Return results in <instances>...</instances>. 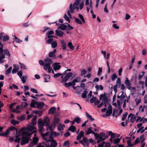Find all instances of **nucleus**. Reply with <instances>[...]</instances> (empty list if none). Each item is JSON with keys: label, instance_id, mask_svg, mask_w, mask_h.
Returning <instances> with one entry per match:
<instances>
[{"label": "nucleus", "instance_id": "f704fd0d", "mask_svg": "<svg viewBox=\"0 0 147 147\" xmlns=\"http://www.w3.org/2000/svg\"><path fill=\"white\" fill-rule=\"evenodd\" d=\"M95 88L96 89V90H99L100 89V90H102L103 89V87L101 85H96L95 86Z\"/></svg>", "mask_w": 147, "mask_h": 147}, {"label": "nucleus", "instance_id": "49530a36", "mask_svg": "<svg viewBox=\"0 0 147 147\" xmlns=\"http://www.w3.org/2000/svg\"><path fill=\"white\" fill-rule=\"evenodd\" d=\"M68 47L71 49V50H73L74 48V47L73 46L71 42H69L67 45Z\"/></svg>", "mask_w": 147, "mask_h": 147}, {"label": "nucleus", "instance_id": "4c0bfd02", "mask_svg": "<svg viewBox=\"0 0 147 147\" xmlns=\"http://www.w3.org/2000/svg\"><path fill=\"white\" fill-rule=\"evenodd\" d=\"M86 115L88 118L91 121H93L94 119L92 117L89 115L87 112H86Z\"/></svg>", "mask_w": 147, "mask_h": 147}, {"label": "nucleus", "instance_id": "4d7b16f0", "mask_svg": "<svg viewBox=\"0 0 147 147\" xmlns=\"http://www.w3.org/2000/svg\"><path fill=\"white\" fill-rule=\"evenodd\" d=\"M19 63L20 65V68L22 69H26L27 68L26 66L24 64L21 63L20 62H19Z\"/></svg>", "mask_w": 147, "mask_h": 147}, {"label": "nucleus", "instance_id": "bb28decb", "mask_svg": "<svg viewBox=\"0 0 147 147\" xmlns=\"http://www.w3.org/2000/svg\"><path fill=\"white\" fill-rule=\"evenodd\" d=\"M125 138L127 140V142L129 146H133V144H131V138L128 137H126Z\"/></svg>", "mask_w": 147, "mask_h": 147}, {"label": "nucleus", "instance_id": "6e6552de", "mask_svg": "<svg viewBox=\"0 0 147 147\" xmlns=\"http://www.w3.org/2000/svg\"><path fill=\"white\" fill-rule=\"evenodd\" d=\"M80 78L79 77H77L76 79H74L71 82L68 83H65L64 85L67 87L72 86L73 89L76 90V87H74V86L76 85V83L80 82Z\"/></svg>", "mask_w": 147, "mask_h": 147}, {"label": "nucleus", "instance_id": "423d86ee", "mask_svg": "<svg viewBox=\"0 0 147 147\" xmlns=\"http://www.w3.org/2000/svg\"><path fill=\"white\" fill-rule=\"evenodd\" d=\"M45 64L43 68L45 70H47V71L49 73L51 72L52 69L50 67V65L53 63L52 60L48 58L45 60Z\"/></svg>", "mask_w": 147, "mask_h": 147}, {"label": "nucleus", "instance_id": "2f4dec72", "mask_svg": "<svg viewBox=\"0 0 147 147\" xmlns=\"http://www.w3.org/2000/svg\"><path fill=\"white\" fill-rule=\"evenodd\" d=\"M88 91L87 90V89H86L82 94V97L83 98H86L87 97L86 95Z\"/></svg>", "mask_w": 147, "mask_h": 147}, {"label": "nucleus", "instance_id": "0e129e2a", "mask_svg": "<svg viewBox=\"0 0 147 147\" xmlns=\"http://www.w3.org/2000/svg\"><path fill=\"white\" fill-rule=\"evenodd\" d=\"M45 62L43 61L42 60H39V64L42 66L44 65H45Z\"/></svg>", "mask_w": 147, "mask_h": 147}, {"label": "nucleus", "instance_id": "20e7f679", "mask_svg": "<svg viewBox=\"0 0 147 147\" xmlns=\"http://www.w3.org/2000/svg\"><path fill=\"white\" fill-rule=\"evenodd\" d=\"M49 131L47 132L45 134H42V136L43 139L45 141V142H47L48 144H49V142H50V146L51 147H56L57 145V142L52 138L49 137Z\"/></svg>", "mask_w": 147, "mask_h": 147}, {"label": "nucleus", "instance_id": "aec40b11", "mask_svg": "<svg viewBox=\"0 0 147 147\" xmlns=\"http://www.w3.org/2000/svg\"><path fill=\"white\" fill-rule=\"evenodd\" d=\"M42 76L45 80L44 82H48L50 78V76L49 75L43 74Z\"/></svg>", "mask_w": 147, "mask_h": 147}, {"label": "nucleus", "instance_id": "ea45409f", "mask_svg": "<svg viewBox=\"0 0 147 147\" xmlns=\"http://www.w3.org/2000/svg\"><path fill=\"white\" fill-rule=\"evenodd\" d=\"M33 113L36 114H38L40 116H41L42 114V111H41L34 110L33 111Z\"/></svg>", "mask_w": 147, "mask_h": 147}, {"label": "nucleus", "instance_id": "e2e57ef3", "mask_svg": "<svg viewBox=\"0 0 147 147\" xmlns=\"http://www.w3.org/2000/svg\"><path fill=\"white\" fill-rule=\"evenodd\" d=\"M141 99H135V101L136 102V105H138L139 103H140L141 102Z\"/></svg>", "mask_w": 147, "mask_h": 147}, {"label": "nucleus", "instance_id": "2eb2a0df", "mask_svg": "<svg viewBox=\"0 0 147 147\" xmlns=\"http://www.w3.org/2000/svg\"><path fill=\"white\" fill-rule=\"evenodd\" d=\"M112 107L110 104H109L108 110L106 112V115L107 116L110 115L112 114Z\"/></svg>", "mask_w": 147, "mask_h": 147}, {"label": "nucleus", "instance_id": "0eeeda50", "mask_svg": "<svg viewBox=\"0 0 147 147\" xmlns=\"http://www.w3.org/2000/svg\"><path fill=\"white\" fill-rule=\"evenodd\" d=\"M36 121L32 119V123L28 125L27 127H25L26 129H27L28 131L31 132L32 133H34L36 131V129L34 125L36 124Z\"/></svg>", "mask_w": 147, "mask_h": 147}, {"label": "nucleus", "instance_id": "de8ad7c7", "mask_svg": "<svg viewBox=\"0 0 147 147\" xmlns=\"http://www.w3.org/2000/svg\"><path fill=\"white\" fill-rule=\"evenodd\" d=\"M14 37L15 38L13 39L15 40L16 42L20 43L22 42V41L21 40H20L19 38L16 37L15 35L14 36Z\"/></svg>", "mask_w": 147, "mask_h": 147}, {"label": "nucleus", "instance_id": "bf43d9fd", "mask_svg": "<svg viewBox=\"0 0 147 147\" xmlns=\"http://www.w3.org/2000/svg\"><path fill=\"white\" fill-rule=\"evenodd\" d=\"M38 138L37 137L34 138H33V143L36 144L38 142Z\"/></svg>", "mask_w": 147, "mask_h": 147}, {"label": "nucleus", "instance_id": "864d4df0", "mask_svg": "<svg viewBox=\"0 0 147 147\" xmlns=\"http://www.w3.org/2000/svg\"><path fill=\"white\" fill-rule=\"evenodd\" d=\"M19 135H17L16 136V139L15 140V142H19L21 140V138L19 137Z\"/></svg>", "mask_w": 147, "mask_h": 147}, {"label": "nucleus", "instance_id": "9d476101", "mask_svg": "<svg viewBox=\"0 0 147 147\" xmlns=\"http://www.w3.org/2000/svg\"><path fill=\"white\" fill-rule=\"evenodd\" d=\"M78 17L80 19H81V21L79 18H76L74 17V18L75 19V22L80 25H82V23H85V20L82 14H79L78 15Z\"/></svg>", "mask_w": 147, "mask_h": 147}, {"label": "nucleus", "instance_id": "72a5a7b5", "mask_svg": "<svg viewBox=\"0 0 147 147\" xmlns=\"http://www.w3.org/2000/svg\"><path fill=\"white\" fill-rule=\"evenodd\" d=\"M16 65L15 64L13 65V67L15 68H13L12 71V73L13 74H14L16 73L17 71H18V67L17 66L16 67Z\"/></svg>", "mask_w": 147, "mask_h": 147}, {"label": "nucleus", "instance_id": "58836bf2", "mask_svg": "<svg viewBox=\"0 0 147 147\" xmlns=\"http://www.w3.org/2000/svg\"><path fill=\"white\" fill-rule=\"evenodd\" d=\"M11 123L13 125H15L16 124H18L19 123V122L18 121H16L15 119H12L11 121Z\"/></svg>", "mask_w": 147, "mask_h": 147}, {"label": "nucleus", "instance_id": "f03ea898", "mask_svg": "<svg viewBox=\"0 0 147 147\" xmlns=\"http://www.w3.org/2000/svg\"><path fill=\"white\" fill-rule=\"evenodd\" d=\"M28 130L27 129H26L25 128H22L20 131V134H21L22 135V140L20 143L22 145L25 144L29 142V140H30L31 135L33 133L28 131Z\"/></svg>", "mask_w": 147, "mask_h": 147}, {"label": "nucleus", "instance_id": "1a4fd4ad", "mask_svg": "<svg viewBox=\"0 0 147 147\" xmlns=\"http://www.w3.org/2000/svg\"><path fill=\"white\" fill-rule=\"evenodd\" d=\"M12 131L13 133L16 132L17 134L18 132L17 129L13 126L9 127L6 130L4 133H0V136H7L10 131Z\"/></svg>", "mask_w": 147, "mask_h": 147}, {"label": "nucleus", "instance_id": "c756f323", "mask_svg": "<svg viewBox=\"0 0 147 147\" xmlns=\"http://www.w3.org/2000/svg\"><path fill=\"white\" fill-rule=\"evenodd\" d=\"M124 83L125 85L126 86L127 88L129 90H131V83L129 81H125Z\"/></svg>", "mask_w": 147, "mask_h": 147}, {"label": "nucleus", "instance_id": "3c124183", "mask_svg": "<svg viewBox=\"0 0 147 147\" xmlns=\"http://www.w3.org/2000/svg\"><path fill=\"white\" fill-rule=\"evenodd\" d=\"M121 84V81L120 79V78H118L117 80V81L116 82V85L118 86H119V87L120 86Z\"/></svg>", "mask_w": 147, "mask_h": 147}, {"label": "nucleus", "instance_id": "b1692460", "mask_svg": "<svg viewBox=\"0 0 147 147\" xmlns=\"http://www.w3.org/2000/svg\"><path fill=\"white\" fill-rule=\"evenodd\" d=\"M53 130L52 129V131H51L50 132H49V137L52 138V136L53 135H54L55 136H58L59 135V133H58L57 132H53L52 131Z\"/></svg>", "mask_w": 147, "mask_h": 147}, {"label": "nucleus", "instance_id": "338daca9", "mask_svg": "<svg viewBox=\"0 0 147 147\" xmlns=\"http://www.w3.org/2000/svg\"><path fill=\"white\" fill-rule=\"evenodd\" d=\"M83 142H84L86 144H88V140L87 139L84 137H83V138L82 139Z\"/></svg>", "mask_w": 147, "mask_h": 147}, {"label": "nucleus", "instance_id": "39448f33", "mask_svg": "<svg viewBox=\"0 0 147 147\" xmlns=\"http://www.w3.org/2000/svg\"><path fill=\"white\" fill-rule=\"evenodd\" d=\"M95 137L96 139L97 140L96 142L98 143L100 142L103 141L108 138L107 135H105V134L103 132H101L99 134L96 133Z\"/></svg>", "mask_w": 147, "mask_h": 147}, {"label": "nucleus", "instance_id": "c85d7f7f", "mask_svg": "<svg viewBox=\"0 0 147 147\" xmlns=\"http://www.w3.org/2000/svg\"><path fill=\"white\" fill-rule=\"evenodd\" d=\"M28 104L26 102H22L21 105V109H23L24 108L28 106Z\"/></svg>", "mask_w": 147, "mask_h": 147}, {"label": "nucleus", "instance_id": "6e6d98bb", "mask_svg": "<svg viewBox=\"0 0 147 147\" xmlns=\"http://www.w3.org/2000/svg\"><path fill=\"white\" fill-rule=\"evenodd\" d=\"M144 118V117H143L142 118H141L140 117L138 116L136 120V122H138V121H139L140 122H141L142 121Z\"/></svg>", "mask_w": 147, "mask_h": 147}, {"label": "nucleus", "instance_id": "37998d69", "mask_svg": "<svg viewBox=\"0 0 147 147\" xmlns=\"http://www.w3.org/2000/svg\"><path fill=\"white\" fill-rule=\"evenodd\" d=\"M81 121V119L78 117H76L74 119V121L78 123H80Z\"/></svg>", "mask_w": 147, "mask_h": 147}, {"label": "nucleus", "instance_id": "a19ab883", "mask_svg": "<svg viewBox=\"0 0 147 147\" xmlns=\"http://www.w3.org/2000/svg\"><path fill=\"white\" fill-rule=\"evenodd\" d=\"M143 137V136L142 135L140 137V138H137L135 140V141L134 142V144H138L140 142V139H141Z\"/></svg>", "mask_w": 147, "mask_h": 147}, {"label": "nucleus", "instance_id": "7ed1b4c3", "mask_svg": "<svg viewBox=\"0 0 147 147\" xmlns=\"http://www.w3.org/2000/svg\"><path fill=\"white\" fill-rule=\"evenodd\" d=\"M50 122V119L47 117H45L44 120H39L38 122V126L39 131L41 132H44V129H43V127L45 124H46L45 125L47 126V127H49V130L50 131H52V125H49Z\"/></svg>", "mask_w": 147, "mask_h": 147}, {"label": "nucleus", "instance_id": "13d9d810", "mask_svg": "<svg viewBox=\"0 0 147 147\" xmlns=\"http://www.w3.org/2000/svg\"><path fill=\"white\" fill-rule=\"evenodd\" d=\"M117 78V76L115 74H113L111 76V79L113 81H114Z\"/></svg>", "mask_w": 147, "mask_h": 147}, {"label": "nucleus", "instance_id": "7c9ffc66", "mask_svg": "<svg viewBox=\"0 0 147 147\" xmlns=\"http://www.w3.org/2000/svg\"><path fill=\"white\" fill-rule=\"evenodd\" d=\"M68 130L73 132H74L76 131V127L74 126H71L68 128Z\"/></svg>", "mask_w": 147, "mask_h": 147}, {"label": "nucleus", "instance_id": "4be33fe9", "mask_svg": "<svg viewBox=\"0 0 147 147\" xmlns=\"http://www.w3.org/2000/svg\"><path fill=\"white\" fill-rule=\"evenodd\" d=\"M61 44V47L63 50H65L67 48V46L65 42L63 40H61L60 41Z\"/></svg>", "mask_w": 147, "mask_h": 147}, {"label": "nucleus", "instance_id": "6ab92c4d", "mask_svg": "<svg viewBox=\"0 0 147 147\" xmlns=\"http://www.w3.org/2000/svg\"><path fill=\"white\" fill-rule=\"evenodd\" d=\"M84 132L83 131H81L79 134L78 135L76 139L77 140H79L82 137H84Z\"/></svg>", "mask_w": 147, "mask_h": 147}, {"label": "nucleus", "instance_id": "5fc2aeb1", "mask_svg": "<svg viewBox=\"0 0 147 147\" xmlns=\"http://www.w3.org/2000/svg\"><path fill=\"white\" fill-rule=\"evenodd\" d=\"M63 17L64 18L65 20L67 21L69 23L70 22V20L69 18L67 16L66 14H65L63 16Z\"/></svg>", "mask_w": 147, "mask_h": 147}, {"label": "nucleus", "instance_id": "9b49d317", "mask_svg": "<svg viewBox=\"0 0 147 147\" xmlns=\"http://www.w3.org/2000/svg\"><path fill=\"white\" fill-rule=\"evenodd\" d=\"M65 76L63 75L61 76V78L62 79L61 82H65L67 81L69 78L72 76L73 74L72 72H69L68 73L65 74Z\"/></svg>", "mask_w": 147, "mask_h": 147}, {"label": "nucleus", "instance_id": "f8f14e48", "mask_svg": "<svg viewBox=\"0 0 147 147\" xmlns=\"http://www.w3.org/2000/svg\"><path fill=\"white\" fill-rule=\"evenodd\" d=\"M102 98H103L102 102L104 104L105 106V107H107V105H109L108 102V99L106 96L103 94H101L100 96L99 99L101 100Z\"/></svg>", "mask_w": 147, "mask_h": 147}, {"label": "nucleus", "instance_id": "c9c22d12", "mask_svg": "<svg viewBox=\"0 0 147 147\" xmlns=\"http://www.w3.org/2000/svg\"><path fill=\"white\" fill-rule=\"evenodd\" d=\"M12 69V67H9L5 71V75H9L10 73L11 72V70Z\"/></svg>", "mask_w": 147, "mask_h": 147}, {"label": "nucleus", "instance_id": "ddd939ff", "mask_svg": "<svg viewBox=\"0 0 147 147\" xmlns=\"http://www.w3.org/2000/svg\"><path fill=\"white\" fill-rule=\"evenodd\" d=\"M126 97V94L125 93H124V91H121L117 96V98H120L121 101H123L124 98Z\"/></svg>", "mask_w": 147, "mask_h": 147}, {"label": "nucleus", "instance_id": "412c9836", "mask_svg": "<svg viewBox=\"0 0 147 147\" xmlns=\"http://www.w3.org/2000/svg\"><path fill=\"white\" fill-rule=\"evenodd\" d=\"M56 110V107H52L49 109V113L52 115L55 113Z\"/></svg>", "mask_w": 147, "mask_h": 147}, {"label": "nucleus", "instance_id": "f257e3e1", "mask_svg": "<svg viewBox=\"0 0 147 147\" xmlns=\"http://www.w3.org/2000/svg\"><path fill=\"white\" fill-rule=\"evenodd\" d=\"M80 0H75V2L72 4L70 3L69 6V9L67 11L68 16L71 18V13H73L74 12L75 9L78 10L79 9H82L84 5V2H82L80 3Z\"/></svg>", "mask_w": 147, "mask_h": 147}, {"label": "nucleus", "instance_id": "a18cd8bd", "mask_svg": "<svg viewBox=\"0 0 147 147\" xmlns=\"http://www.w3.org/2000/svg\"><path fill=\"white\" fill-rule=\"evenodd\" d=\"M102 72V67H99L98 68V70L97 72V75L98 76H101V74Z\"/></svg>", "mask_w": 147, "mask_h": 147}, {"label": "nucleus", "instance_id": "f3484780", "mask_svg": "<svg viewBox=\"0 0 147 147\" xmlns=\"http://www.w3.org/2000/svg\"><path fill=\"white\" fill-rule=\"evenodd\" d=\"M91 133H92L94 134V136H96V134H97L96 133H95L94 131L92 130V128L91 127H89L86 132V134L88 135Z\"/></svg>", "mask_w": 147, "mask_h": 147}, {"label": "nucleus", "instance_id": "cd10ccee", "mask_svg": "<svg viewBox=\"0 0 147 147\" xmlns=\"http://www.w3.org/2000/svg\"><path fill=\"white\" fill-rule=\"evenodd\" d=\"M53 65V69L55 70H58L61 68V66L57 63H54Z\"/></svg>", "mask_w": 147, "mask_h": 147}, {"label": "nucleus", "instance_id": "79ce46f5", "mask_svg": "<svg viewBox=\"0 0 147 147\" xmlns=\"http://www.w3.org/2000/svg\"><path fill=\"white\" fill-rule=\"evenodd\" d=\"M51 45V47L53 48H55L57 46V44L56 41L52 42Z\"/></svg>", "mask_w": 147, "mask_h": 147}, {"label": "nucleus", "instance_id": "8fccbe9b", "mask_svg": "<svg viewBox=\"0 0 147 147\" xmlns=\"http://www.w3.org/2000/svg\"><path fill=\"white\" fill-rule=\"evenodd\" d=\"M27 78V76H25L23 77L22 76L21 78H20L21 79L22 82L23 83H24L26 82L25 80Z\"/></svg>", "mask_w": 147, "mask_h": 147}, {"label": "nucleus", "instance_id": "4468645a", "mask_svg": "<svg viewBox=\"0 0 147 147\" xmlns=\"http://www.w3.org/2000/svg\"><path fill=\"white\" fill-rule=\"evenodd\" d=\"M90 101L92 103H94L95 105L99 104L100 101L98 100L97 98L95 96H92V97L90 99Z\"/></svg>", "mask_w": 147, "mask_h": 147}, {"label": "nucleus", "instance_id": "e433bc0d", "mask_svg": "<svg viewBox=\"0 0 147 147\" xmlns=\"http://www.w3.org/2000/svg\"><path fill=\"white\" fill-rule=\"evenodd\" d=\"M5 58L4 54H2L0 55V63H3L4 61V60L3 59Z\"/></svg>", "mask_w": 147, "mask_h": 147}, {"label": "nucleus", "instance_id": "393cba45", "mask_svg": "<svg viewBox=\"0 0 147 147\" xmlns=\"http://www.w3.org/2000/svg\"><path fill=\"white\" fill-rule=\"evenodd\" d=\"M67 27V24H66V23L65 24H61V25L58 27V29H61L62 30H64L65 29H66Z\"/></svg>", "mask_w": 147, "mask_h": 147}, {"label": "nucleus", "instance_id": "774afa93", "mask_svg": "<svg viewBox=\"0 0 147 147\" xmlns=\"http://www.w3.org/2000/svg\"><path fill=\"white\" fill-rule=\"evenodd\" d=\"M9 39V36L7 35L3 37V41H4L8 40Z\"/></svg>", "mask_w": 147, "mask_h": 147}, {"label": "nucleus", "instance_id": "09e8293b", "mask_svg": "<svg viewBox=\"0 0 147 147\" xmlns=\"http://www.w3.org/2000/svg\"><path fill=\"white\" fill-rule=\"evenodd\" d=\"M136 118V117L134 115H132L131 117L130 118V121L132 123H134V121H135Z\"/></svg>", "mask_w": 147, "mask_h": 147}, {"label": "nucleus", "instance_id": "dca6fc26", "mask_svg": "<svg viewBox=\"0 0 147 147\" xmlns=\"http://www.w3.org/2000/svg\"><path fill=\"white\" fill-rule=\"evenodd\" d=\"M56 52V49H54L53 51L49 53V57H50L52 58L53 59H56V57L55 54Z\"/></svg>", "mask_w": 147, "mask_h": 147}, {"label": "nucleus", "instance_id": "c03bdc74", "mask_svg": "<svg viewBox=\"0 0 147 147\" xmlns=\"http://www.w3.org/2000/svg\"><path fill=\"white\" fill-rule=\"evenodd\" d=\"M65 126L63 125H62L60 123L58 127V129L59 131H61L63 129V128Z\"/></svg>", "mask_w": 147, "mask_h": 147}, {"label": "nucleus", "instance_id": "680f3d73", "mask_svg": "<svg viewBox=\"0 0 147 147\" xmlns=\"http://www.w3.org/2000/svg\"><path fill=\"white\" fill-rule=\"evenodd\" d=\"M64 146L66 147H69V144L68 141H66L64 142Z\"/></svg>", "mask_w": 147, "mask_h": 147}, {"label": "nucleus", "instance_id": "052dcab7", "mask_svg": "<svg viewBox=\"0 0 147 147\" xmlns=\"http://www.w3.org/2000/svg\"><path fill=\"white\" fill-rule=\"evenodd\" d=\"M66 24H67V27L66 29L67 30H70L73 29V27L70 26L68 23H66Z\"/></svg>", "mask_w": 147, "mask_h": 147}, {"label": "nucleus", "instance_id": "a878e982", "mask_svg": "<svg viewBox=\"0 0 147 147\" xmlns=\"http://www.w3.org/2000/svg\"><path fill=\"white\" fill-rule=\"evenodd\" d=\"M55 34L57 36L61 37L63 36V33L61 30H55Z\"/></svg>", "mask_w": 147, "mask_h": 147}, {"label": "nucleus", "instance_id": "5701e85b", "mask_svg": "<svg viewBox=\"0 0 147 147\" xmlns=\"http://www.w3.org/2000/svg\"><path fill=\"white\" fill-rule=\"evenodd\" d=\"M59 121V119L58 118L55 117L54 118V121L53 123V127H55L56 125L58 124Z\"/></svg>", "mask_w": 147, "mask_h": 147}, {"label": "nucleus", "instance_id": "603ef678", "mask_svg": "<svg viewBox=\"0 0 147 147\" xmlns=\"http://www.w3.org/2000/svg\"><path fill=\"white\" fill-rule=\"evenodd\" d=\"M121 139V138L120 139L119 138H116L113 140V143L114 144H116L117 143H118L120 141V139Z\"/></svg>", "mask_w": 147, "mask_h": 147}, {"label": "nucleus", "instance_id": "a211bd4d", "mask_svg": "<svg viewBox=\"0 0 147 147\" xmlns=\"http://www.w3.org/2000/svg\"><path fill=\"white\" fill-rule=\"evenodd\" d=\"M35 104L36 105L37 107L39 109H41L44 106V104L42 102H36Z\"/></svg>", "mask_w": 147, "mask_h": 147}, {"label": "nucleus", "instance_id": "69168bd1", "mask_svg": "<svg viewBox=\"0 0 147 147\" xmlns=\"http://www.w3.org/2000/svg\"><path fill=\"white\" fill-rule=\"evenodd\" d=\"M127 114H128L127 113V112H126L123 115V116H122V121H123L126 118Z\"/></svg>", "mask_w": 147, "mask_h": 147}, {"label": "nucleus", "instance_id": "473e14b6", "mask_svg": "<svg viewBox=\"0 0 147 147\" xmlns=\"http://www.w3.org/2000/svg\"><path fill=\"white\" fill-rule=\"evenodd\" d=\"M3 52L4 53L3 54H4V55H7L9 57L10 56V54L8 50L7 49H5L3 50Z\"/></svg>", "mask_w": 147, "mask_h": 147}]
</instances>
